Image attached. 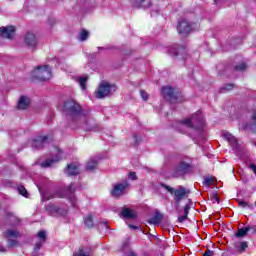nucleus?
I'll return each mask as SVG.
<instances>
[{"instance_id":"f257e3e1","label":"nucleus","mask_w":256,"mask_h":256,"mask_svg":"<svg viewBox=\"0 0 256 256\" xmlns=\"http://www.w3.org/2000/svg\"><path fill=\"white\" fill-rule=\"evenodd\" d=\"M181 127H187L193 131H203L205 127V120L201 111L194 113L191 117L182 120Z\"/></svg>"},{"instance_id":"f03ea898","label":"nucleus","mask_w":256,"mask_h":256,"mask_svg":"<svg viewBox=\"0 0 256 256\" xmlns=\"http://www.w3.org/2000/svg\"><path fill=\"white\" fill-rule=\"evenodd\" d=\"M75 191V184L71 183L66 189L56 191L54 195L48 197V199H55V197H58L59 199H69L72 207H77Z\"/></svg>"},{"instance_id":"7ed1b4c3","label":"nucleus","mask_w":256,"mask_h":256,"mask_svg":"<svg viewBox=\"0 0 256 256\" xmlns=\"http://www.w3.org/2000/svg\"><path fill=\"white\" fill-rule=\"evenodd\" d=\"M160 187H162L163 189H166V191H168L170 195H174V201L175 203H177V205H179L181 201H183V199H185V197H187V195L191 193V191L187 190V188L183 186H178V188L175 189L171 186H168L165 183H161Z\"/></svg>"},{"instance_id":"20e7f679","label":"nucleus","mask_w":256,"mask_h":256,"mask_svg":"<svg viewBox=\"0 0 256 256\" xmlns=\"http://www.w3.org/2000/svg\"><path fill=\"white\" fill-rule=\"evenodd\" d=\"M32 77L38 81H49L51 78V67L49 65L38 66L32 72Z\"/></svg>"},{"instance_id":"39448f33","label":"nucleus","mask_w":256,"mask_h":256,"mask_svg":"<svg viewBox=\"0 0 256 256\" xmlns=\"http://www.w3.org/2000/svg\"><path fill=\"white\" fill-rule=\"evenodd\" d=\"M162 95L166 101H169L170 103H176V101H179V98L181 97V91H179L178 88L164 86L162 88Z\"/></svg>"},{"instance_id":"423d86ee","label":"nucleus","mask_w":256,"mask_h":256,"mask_svg":"<svg viewBox=\"0 0 256 256\" xmlns=\"http://www.w3.org/2000/svg\"><path fill=\"white\" fill-rule=\"evenodd\" d=\"M116 90L117 86L114 84H109V82H102L96 90V97L97 99H105V97H109V95H111V93Z\"/></svg>"},{"instance_id":"0eeeda50","label":"nucleus","mask_w":256,"mask_h":256,"mask_svg":"<svg viewBox=\"0 0 256 256\" xmlns=\"http://www.w3.org/2000/svg\"><path fill=\"white\" fill-rule=\"evenodd\" d=\"M64 110L72 117H81V106L73 100H68L64 103Z\"/></svg>"},{"instance_id":"6e6552de","label":"nucleus","mask_w":256,"mask_h":256,"mask_svg":"<svg viewBox=\"0 0 256 256\" xmlns=\"http://www.w3.org/2000/svg\"><path fill=\"white\" fill-rule=\"evenodd\" d=\"M191 171V164L187 162H179L172 171V176L179 178L183 177L184 175H187Z\"/></svg>"},{"instance_id":"1a4fd4ad","label":"nucleus","mask_w":256,"mask_h":256,"mask_svg":"<svg viewBox=\"0 0 256 256\" xmlns=\"http://www.w3.org/2000/svg\"><path fill=\"white\" fill-rule=\"evenodd\" d=\"M193 23L189 22L187 19H181L178 22L177 31L179 35H189L193 31Z\"/></svg>"},{"instance_id":"9d476101","label":"nucleus","mask_w":256,"mask_h":256,"mask_svg":"<svg viewBox=\"0 0 256 256\" xmlns=\"http://www.w3.org/2000/svg\"><path fill=\"white\" fill-rule=\"evenodd\" d=\"M57 154L53 158H48L44 162L40 163V167L47 169V167H53L55 163H59L63 159V150L56 148Z\"/></svg>"},{"instance_id":"9b49d317","label":"nucleus","mask_w":256,"mask_h":256,"mask_svg":"<svg viewBox=\"0 0 256 256\" xmlns=\"http://www.w3.org/2000/svg\"><path fill=\"white\" fill-rule=\"evenodd\" d=\"M46 211H48L49 215H52V217H57V215L65 217V215H67L66 208H61L55 204H48L46 206Z\"/></svg>"},{"instance_id":"f8f14e48","label":"nucleus","mask_w":256,"mask_h":256,"mask_svg":"<svg viewBox=\"0 0 256 256\" xmlns=\"http://www.w3.org/2000/svg\"><path fill=\"white\" fill-rule=\"evenodd\" d=\"M224 139H227L229 145L231 146V148L233 149L234 153H239L241 147L239 146V142L237 141V138H235V136H233L231 133L229 132H225L223 134Z\"/></svg>"},{"instance_id":"ddd939ff","label":"nucleus","mask_w":256,"mask_h":256,"mask_svg":"<svg viewBox=\"0 0 256 256\" xmlns=\"http://www.w3.org/2000/svg\"><path fill=\"white\" fill-rule=\"evenodd\" d=\"M128 185L129 183L127 182L116 184L114 188L111 190L112 197H116V198L121 197V195L125 193V189H127Z\"/></svg>"},{"instance_id":"4468645a","label":"nucleus","mask_w":256,"mask_h":256,"mask_svg":"<svg viewBox=\"0 0 256 256\" xmlns=\"http://www.w3.org/2000/svg\"><path fill=\"white\" fill-rule=\"evenodd\" d=\"M48 136H38L32 141V149H43L47 145Z\"/></svg>"},{"instance_id":"2eb2a0df","label":"nucleus","mask_w":256,"mask_h":256,"mask_svg":"<svg viewBox=\"0 0 256 256\" xmlns=\"http://www.w3.org/2000/svg\"><path fill=\"white\" fill-rule=\"evenodd\" d=\"M64 172L66 175H68V177H75V175H79V163L68 164Z\"/></svg>"},{"instance_id":"dca6fc26","label":"nucleus","mask_w":256,"mask_h":256,"mask_svg":"<svg viewBox=\"0 0 256 256\" xmlns=\"http://www.w3.org/2000/svg\"><path fill=\"white\" fill-rule=\"evenodd\" d=\"M15 35V27L8 26L0 28V37H4V39H13Z\"/></svg>"},{"instance_id":"f3484780","label":"nucleus","mask_w":256,"mask_h":256,"mask_svg":"<svg viewBox=\"0 0 256 256\" xmlns=\"http://www.w3.org/2000/svg\"><path fill=\"white\" fill-rule=\"evenodd\" d=\"M244 129H250L252 133H256V110L251 112L248 124L243 125Z\"/></svg>"},{"instance_id":"a211bd4d","label":"nucleus","mask_w":256,"mask_h":256,"mask_svg":"<svg viewBox=\"0 0 256 256\" xmlns=\"http://www.w3.org/2000/svg\"><path fill=\"white\" fill-rule=\"evenodd\" d=\"M37 237H38L39 241L36 242L34 251H39V249H41V247H43L45 241H47V232H45V230H41L38 232Z\"/></svg>"},{"instance_id":"6ab92c4d","label":"nucleus","mask_w":256,"mask_h":256,"mask_svg":"<svg viewBox=\"0 0 256 256\" xmlns=\"http://www.w3.org/2000/svg\"><path fill=\"white\" fill-rule=\"evenodd\" d=\"M121 216L123 219H137V212L135 210H131V208H127L124 206L121 211Z\"/></svg>"},{"instance_id":"aec40b11","label":"nucleus","mask_w":256,"mask_h":256,"mask_svg":"<svg viewBox=\"0 0 256 256\" xmlns=\"http://www.w3.org/2000/svg\"><path fill=\"white\" fill-rule=\"evenodd\" d=\"M24 43L27 47H35L37 45V37L35 34L28 32L24 37Z\"/></svg>"},{"instance_id":"412c9836","label":"nucleus","mask_w":256,"mask_h":256,"mask_svg":"<svg viewBox=\"0 0 256 256\" xmlns=\"http://www.w3.org/2000/svg\"><path fill=\"white\" fill-rule=\"evenodd\" d=\"M133 6L137 9H147V7H151V2L147 0H134Z\"/></svg>"},{"instance_id":"4be33fe9","label":"nucleus","mask_w":256,"mask_h":256,"mask_svg":"<svg viewBox=\"0 0 256 256\" xmlns=\"http://www.w3.org/2000/svg\"><path fill=\"white\" fill-rule=\"evenodd\" d=\"M31 105V100L27 96H22L18 101V109H27Z\"/></svg>"},{"instance_id":"5701e85b","label":"nucleus","mask_w":256,"mask_h":256,"mask_svg":"<svg viewBox=\"0 0 256 256\" xmlns=\"http://www.w3.org/2000/svg\"><path fill=\"white\" fill-rule=\"evenodd\" d=\"M161 221H163V214L160 212H155V215L150 220H148V223H150V225H159Z\"/></svg>"},{"instance_id":"b1692460","label":"nucleus","mask_w":256,"mask_h":256,"mask_svg":"<svg viewBox=\"0 0 256 256\" xmlns=\"http://www.w3.org/2000/svg\"><path fill=\"white\" fill-rule=\"evenodd\" d=\"M189 211H191V206L186 204L184 206V215L178 217L179 223H185V221H187V217H189Z\"/></svg>"},{"instance_id":"393cba45","label":"nucleus","mask_w":256,"mask_h":256,"mask_svg":"<svg viewBox=\"0 0 256 256\" xmlns=\"http://www.w3.org/2000/svg\"><path fill=\"white\" fill-rule=\"evenodd\" d=\"M248 247H249V244H247V242H245V241L235 244V249H236L237 253H245V251H247Z\"/></svg>"},{"instance_id":"a878e982","label":"nucleus","mask_w":256,"mask_h":256,"mask_svg":"<svg viewBox=\"0 0 256 256\" xmlns=\"http://www.w3.org/2000/svg\"><path fill=\"white\" fill-rule=\"evenodd\" d=\"M170 53L174 57H179V55H185L186 50L185 47L173 48L172 50H170Z\"/></svg>"},{"instance_id":"bb28decb","label":"nucleus","mask_w":256,"mask_h":256,"mask_svg":"<svg viewBox=\"0 0 256 256\" xmlns=\"http://www.w3.org/2000/svg\"><path fill=\"white\" fill-rule=\"evenodd\" d=\"M20 235L21 234L17 230L10 229L6 231V237L8 239H17L18 237H20Z\"/></svg>"},{"instance_id":"cd10ccee","label":"nucleus","mask_w":256,"mask_h":256,"mask_svg":"<svg viewBox=\"0 0 256 256\" xmlns=\"http://www.w3.org/2000/svg\"><path fill=\"white\" fill-rule=\"evenodd\" d=\"M97 159H90L86 164L87 171H94V169H97Z\"/></svg>"},{"instance_id":"c85d7f7f","label":"nucleus","mask_w":256,"mask_h":256,"mask_svg":"<svg viewBox=\"0 0 256 256\" xmlns=\"http://www.w3.org/2000/svg\"><path fill=\"white\" fill-rule=\"evenodd\" d=\"M217 179L213 176H206L204 177L203 185H206L207 187H211V185H215V182Z\"/></svg>"},{"instance_id":"c756f323","label":"nucleus","mask_w":256,"mask_h":256,"mask_svg":"<svg viewBox=\"0 0 256 256\" xmlns=\"http://www.w3.org/2000/svg\"><path fill=\"white\" fill-rule=\"evenodd\" d=\"M86 129L87 131H98L99 125L95 124L93 120H90L86 122Z\"/></svg>"},{"instance_id":"7c9ffc66","label":"nucleus","mask_w":256,"mask_h":256,"mask_svg":"<svg viewBox=\"0 0 256 256\" xmlns=\"http://www.w3.org/2000/svg\"><path fill=\"white\" fill-rule=\"evenodd\" d=\"M88 80H89V77H87V76L78 78V83L83 91H85V89H87V81Z\"/></svg>"},{"instance_id":"2f4dec72","label":"nucleus","mask_w":256,"mask_h":256,"mask_svg":"<svg viewBox=\"0 0 256 256\" xmlns=\"http://www.w3.org/2000/svg\"><path fill=\"white\" fill-rule=\"evenodd\" d=\"M248 233H249V229L247 227L239 228L238 231L236 232L235 236L238 238L247 237Z\"/></svg>"},{"instance_id":"473e14b6","label":"nucleus","mask_w":256,"mask_h":256,"mask_svg":"<svg viewBox=\"0 0 256 256\" xmlns=\"http://www.w3.org/2000/svg\"><path fill=\"white\" fill-rule=\"evenodd\" d=\"M84 224L86 227L91 229V227H93V215L89 214L86 218H84Z\"/></svg>"},{"instance_id":"72a5a7b5","label":"nucleus","mask_w":256,"mask_h":256,"mask_svg":"<svg viewBox=\"0 0 256 256\" xmlns=\"http://www.w3.org/2000/svg\"><path fill=\"white\" fill-rule=\"evenodd\" d=\"M89 39V31L83 29L79 34V41H87Z\"/></svg>"},{"instance_id":"f704fd0d","label":"nucleus","mask_w":256,"mask_h":256,"mask_svg":"<svg viewBox=\"0 0 256 256\" xmlns=\"http://www.w3.org/2000/svg\"><path fill=\"white\" fill-rule=\"evenodd\" d=\"M239 207H242L243 209H245L246 207H248L249 209H253V204H249L247 201H243L240 200L238 202Z\"/></svg>"},{"instance_id":"c9c22d12","label":"nucleus","mask_w":256,"mask_h":256,"mask_svg":"<svg viewBox=\"0 0 256 256\" xmlns=\"http://www.w3.org/2000/svg\"><path fill=\"white\" fill-rule=\"evenodd\" d=\"M8 219L11 225H17V223H19V219H17V217H15L13 214H8Z\"/></svg>"},{"instance_id":"e433bc0d","label":"nucleus","mask_w":256,"mask_h":256,"mask_svg":"<svg viewBox=\"0 0 256 256\" xmlns=\"http://www.w3.org/2000/svg\"><path fill=\"white\" fill-rule=\"evenodd\" d=\"M247 69V64L245 62H242L235 66V71H245Z\"/></svg>"},{"instance_id":"4c0bfd02","label":"nucleus","mask_w":256,"mask_h":256,"mask_svg":"<svg viewBox=\"0 0 256 256\" xmlns=\"http://www.w3.org/2000/svg\"><path fill=\"white\" fill-rule=\"evenodd\" d=\"M235 87V84H226L221 88V93H225V91H231Z\"/></svg>"},{"instance_id":"58836bf2","label":"nucleus","mask_w":256,"mask_h":256,"mask_svg":"<svg viewBox=\"0 0 256 256\" xmlns=\"http://www.w3.org/2000/svg\"><path fill=\"white\" fill-rule=\"evenodd\" d=\"M18 191L20 195H22L23 197H27V189H25V186H19Z\"/></svg>"},{"instance_id":"ea45409f","label":"nucleus","mask_w":256,"mask_h":256,"mask_svg":"<svg viewBox=\"0 0 256 256\" xmlns=\"http://www.w3.org/2000/svg\"><path fill=\"white\" fill-rule=\"evenodd\" d=\"M140 95H141L143 101H147V99H149V94H147V92L145 90H140Z\"/></svg>"},{"instance_id":"a19ab883","label":"nucleus","mask_w":256,"mask_h":256,"mask_svg":"<svg viewBox=\"0 0 256 256\" xmlns=\"http://www.w3.org/2000/svg\"><path fill=\"white\" fill-rule=\"evenodd\" d=\"M15 245H17V240L9 238L8 247H15Z\"/></svg>"},{"instance_id":"79ce46f5","label":"nucleus","mask_w":256,"mask_h":256,"mask_svg":"<svg viewBox=\"0 0 256 256\" xmlns=\"http://www.w3.org/2000/svg\"><path fill=\"white\" fill-rule=\"evenodd\" d=\"M129 179H131L132 181H137V173L130 172L129 173Z\"/></svg>"},{"instance_id":"37998d69","label":"nucleus","mask_w":256,"mask_h":256,"mask_svg":"<svg viewBox=\"0 0 256 256\" xmlns=\"http://www.w3.org/2000/svg\"><path fill=\"white\" fill-rule=\"evenodd\" d=\"M214 255H215V252L211 251L210 249H207L202 256H214Z\"/></svg>"},{"instance_id":"c03bdc74","label":"nucleus","mask_w":256,"mask_h":256,"mask_svg":"<svg viewBox=\"0 0 256 256\" xmlns=\"http://www.w3.org/2000/svg\"><path fill=\"white\" fill-rule=\"evenodd\" d=\"M212 203H219V197H217V194H214L211 196Z\"/></svg>"},{"instance_id":"a18cd8bd","label":"nucleus","mask_w":256,"mask_h":256,"mask_svg":"<svg viewBox=\"0 0 256 256\" xmlns=\"http://www.w3.org/2000/svg\"><path fill=\"white\" fill-rule=\"evenodd\" d=\"M248 228V232L251 231V233H256V226L252 225V226H247Z\"/></svg>"},{"instance_id":"49530a36","label":"nucleus","mask_w":256,"mask_h":256,"mask_svg":"<svg viewBox=\"0 0 256 256\" xmlns=\"http://www.w3.org/2000/svg\"><path fill=\"white\" fill-rule=\"evenodd\" d=\"M128 227L130 229H134L135 231L139 230V226H135V225H132V224H129Z\"/></svg>"},{"instance_id":"de8ad7c7","label":"nucleus","mask_w":256,"mask_h":256,"mask_svg":"<svg viewBox=\"0 0 256 256\" xmlns=\"http://www.w3.org/2000/svg\"><path fill=\"white\" fill-rule=\"evenodd\" d=\"M5 251H7V249L5 247H3V246H0V252L1 253H5Z\"/></svg>"},{"instance_id":"09e8293b","label":"nucleus","mask_w":256,"mask_h":256,"mask_svg":"<svg viewBox=\"0 0 256 256\" xmlns=\"http://www.w3.org/2000/svg\"><path fill=\"white\" fill-rule=\"evenodd\" d=\"M134 139H135L136 143H139V138L137 137V135H134Z\"/></svg>"},{"instance_id":"8fccbe9b","label":"nucleus","mask_w":256,"mask_h":256,"mask_svg":"<svg viewBox=\"0 0 256 256\" xmlns=\"http://www.w3.org/2000/svg\"><path fill=\"white\" fill-rule=\"evenodd\" d=\"M104 225H105L106 229H109V227H107V223H104Z\"/></svg>"}]
</instances>
